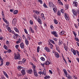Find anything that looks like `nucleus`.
Instances as JSON below:
<instances>
[{"instance_id":"obj_25","label":"nucleus","mask_w":79,"mask_h":79,"mask_svg":"<svg viewBox=\"0 0 79 79\" xmlns=\"http://www.w3.org/2000/svg\"><path fill=\"white\" fill-rule=\"evenodd\" d=\"M18 34H15L13 36V39H17V37H18Z\"/></svg>"},{"instance_id":"obj_56","label":"nucleus","mask_w":79,"mask_h":79,"mask_svg":"<svg viewBox=\"0 0 79 79\" xmlns=\"http://www.w3.org/2000/svg\"><path fill=\"white\" fill-rule=\"evenodd\" d=\"M15 47L16 49H18L19 48V45H16L15 46Z\"/></svg>"},{"instance_id":"obj_37","label":"nucleus","mask_w":79,"mask_h":79,"mask_svg":"<svg viewBox=\"0 0 79 79\" xmlns=\"http://www.w3.org/2000/svg\"><path fill=\"white\" fill-rule=\"evenodd\" d=\"M57 15L58 16H61V12L59 10H58L57 12Z\"/></svg>"},{"instance_id":"obj_43","label":"nucleus","mask_w":79,"mask_h":79,"mask_svg":"<svg viewBox=\"0 0 79 79\" xmlns=\"http://www.w3.org/2000/svg\"><path fill=\"white\" fill-rule=\"evenodd\" d=\"M37 52H38V53H39V51L40 50V46H38L37 47Z\"/></svg>"},{"instance_id":"obj_60","label":"nucleus","mask_w":79,"mask_h":79,"mask_svg":"<svg viewBox=\"0 0 79 79\" xmlns=\"http://www.w3.org/2000/svg\"><path fill=\"white\" fill-rule=\"evenodd\" d=\"M73 32L74 35H75V37H76V32H75L73 31Z\"/></svg>"},{"instance_id":"obj_1","label":"nucleus","mask_w":79,"mask_h":79,"mask_svg":"<svg viewBox=\"0 0 79 79\" xmlns=\"http://www.w3.org/2000/svg\"><path fill=\"white\" fill-rule=\"evenodd\" d=\"M64 17L65 18V19L67 21H69L70 19V17H69V15L66 13H65L64 14Z\"/></svg>"},{"instance_id":"obj_29","label":"nucleus","mask_w":79,"mask_h":79,"mask_svg":"<svg viewBox=\"0 0 79 79\" xmlns=\"http://www.w3.org/2000/svg\"><path fill=\"white\" fill-rule=\"evenodd\" d=\"M16 40H21V37L19 35H18L17 37Z\"/></svg>"},{"instance_id":"obj_21","label":"nucleus","mask_w":79,"mask_h":79,"mask_svg":"<svg viewBox=\"0 0 79 79\" xmlns=\"http://www.w3.org/2000/svg\"><path fill=\"white\" fill-rule=\"evenodd\" d=\"M53 12L54 13H56V12L58 9L56 7L54 8L53 9Z\"/></svg>"},{"instance_id":"obj_20","label":"nucleus","mask_w":79,"mask_h":79,"mask_svg":"<svg viewBox=\"0 0 79 79\" xmlns=\"http://www.w3.org/2000/svg\"><path fill=\"white\" fill-rule=\"evenodd\" d=\"M41 18L43 20H45V17L44 16V14L43 13L41 14Z\"/></svg>"},{"instance_id":"obj_2","label":"nucleus","mask_w":79,"mask_h":79,"mask_svg":"<svg viewBox=\"0 0 79 79\" xmlns=\"http://www.w3.org/2000/svg\"><path fill=\"white\" fill-rule=\"evenodd\" d=\"M51 34H52L55 36V37H58V35L56 33V31H51Z\"/></svg>"},{"instance_id":"obj_57","label":"nucleus","mask_w":79,"mask_h":79,"mask_svg":"<svg viewBox=\"0 0 79 79\" xmlns=\"http://www.w3.org/2000/svg\"><path fill=\"white\" fill-rule=\"evenodd\" d=\"M38 2H40V4H42L43 2L42 0H38Z\"/></svg>"},{"instance_id":"obj_8","label":"nucleus","mask_w":79,"mask_h":79,"mask_svg":"<svg viewBox=\"0 0 79 79\" xmlns=\"http://www.w3.org/2000/svg\"><path fill=\"white\" fill-rule=\"evenodd\" d=\"M54 55L55 57L57 58H58L60 57V55H59V54H58V53L57 52H55Z\"/></svg>"},{"instance_id":"obj_11","label":"nucleus","mask_w":79,"mask_h":79,"mask_svg":"<svg viewBox=\"0 0 79 79\" xmlns=\"http://www.w3.org/2000/svg\"><path fill=\"white\" fill-rule=\"evenodd\" d=\"M71 51L72 53H73L74 55H76V51L73 48H71Z\"/></svg>"},{"instance_id":"obj_17","label":"nucleus","mask_w":79,"mask_h":79,"mask_svg":"<svg viewBox=\"0 0 79 79\" xmlns=\"http://www.w3.org/2000/svg\"><path fill=\"white\" fill-rule=\"evenodd\" d=\"M20 71L21 72L22 74L24 76V75H25L26 74V73L25 72V70L24 69H23L22 70H21Z\"/></svg>"},{"instance_id":"obj_42","label":"nucleus","mask_w":79,"mask_h":79,"mask_svg":"<svg viewBox=\"0 0 79 79\" xmlns=\"http://www.w3.org/2000/svg\"><path fill=\"white\" fill-rule=\"evenodd\" d=\"M34 29L35 31H37V27L36 25H35L34 27Z\"/></svg>"},{"instance_id":"obj_23","label":"nucleus","mask_w":79,"mask_h":79,"mask_svg":"<svg viewBox=\"0 0 79 79\" xmlns=\"http://www.w3.org/2000/svg\"><path fill=\"white\" fill-rule=\"evenodd\" d=\"M27 39L28 40H30L31 39V35L29 34H27Z\"/></svg>"},{"instance_id":"obj_62","label":"nucleus","mask_w":79,"mask_h":79,"mask_svg":"<svg viewBox=\"0 0 79 79\" xmlns=\"http://www.w3.org/2000/svg\"><path fill=\"white\" fill-rule=\"evenodd\" d=\"M4 76H5L7 78H9V77L7 74V73H6V74H4Z\"/></svg>"},{"instance_id":"obj_18","label":"nucleus","mask_w":79,"mask_h":79,"mask_svg":"<svg viewBox=\"0 0 79 79\" xmlns=\"http://www.w3.org/2000/svg\"><path fill=\"white\" fill-rule=\"evenodd\" d=\"M32 69H29L27 70V72L28 74H32Z\"/></svg>"},{"instance_id":"obj_36","label":"nucleus","mask_w":79,"mask_h":79,"mask_svg":"<svg viewBox=\"0 0 79 79\" xmlns=\"http://www.w3.org/2000/svg\"><path fill=\"white\" fill-rule=\"evenodd\" d=\"M6 29H7V30L9 32H10V31H11V28H10V27H6Z\"/></svg>"},{"instance_id":"obj_45","label":"nucleus","mask_w":79,"mask_h":79,"mask_svg":"<svg viewBox=\"0 0 79 79\" xmlns=\"http://www.w3.org/2000/svg\"><path fill=\"white\" fill-rule=\"evenodd\" d=\"M50 42H51V43H52V44H55V42L53 40H50Z\"/></svg>"},{"instance_id":"obj_48","label":"nucleus","mask_w":79,"mask_h":79,"mask_svg":"<svg viewBox=\"0 0 79 79\" xmlns=\"http://www.w3.org/2000/svg\"><path fill=\"white\" fill-rule=\"evenodd\" d=\"M62 57H63V60H64V61L65 62V63H66L67 64V62L66 61V60L64 58V56H63Z\"/></svg>"},{"instance_id":"obj_9","label":"nucleus","mask_w":79,"mask_h":79,"mask_svg":"<svg viewBox=\"0 0 79 79\" xmlns=\"http://www.w3.org/2000/svg\"><path fill=\"white\" fill-rule=\"evenodd\" d=\"M49 43L48 44V45L49 47L50 48V49H52L53 48V45L51 43H50V42H48Z\"/></svg>"},{"instance_id":"obj_51","label":"nucleus","mask_w":79,"mask_h":79,"mask_svg":"<svg viewBox=\"0 0 79 79\" xmlns=\"http://www.w3.org/2000/svg\"><path fill=\"white\" fill-rule=\"evenodd\" d=\"M44 70H43V72H44V76H46L47 74H46V71H45V69H44Z\"/></svg>"},{"instance_id":"obj_32","label":"nucleus","mask_w":79,"mask_h":79,"mask_svg":"<svg viewBox=\"0 0 79 79\" xmlns=\"http://www.w3.org/2000/svg\"><path fill=\"white\" fill-rule=\"evenodd\" d=\"M54 23L55 24H58V21L56 20V19H53Z\"/></svg>"},{"instance_id":"obj_14","label":"nucleus","mask_w":79,"mask_h":79,"mask_svg":"<svg viewBox=\"0 0 79 79\" xmlns=\"http://www.w3.org/2000/svg\"><path fill=\"white\" fill-rule=\"evenodd\" d=\"M40 17L39 16H38V19H37V21H38L39 23L40 24H42V21H41V20L40 19Z\"/></svg>"},{"instance_id":"obj_31","label":"nucleus","mask_w":79,"mask_h":79,"mask_svg":"<svg viewBox=\"0 0 79 79\" xmlns=\"http://www.w3.org/2000/svg\"><path fill=\"white\" fill-rule=\"evenodd\" d=\"M64 48L66 52L68 51V47L66 46V45L64 46Z\"/></svg>"},{"instance_id":"obj_41","label":"nucleus","mask_w":79,"mask_h":79,"mask_svg":"<svg viewBox=\"0 0 79 79\" xmlns=\"http://www.w3.org/2000/svg\"><path fill=\"white\" fill-rule=\"evenodd\" d=\"M30 29L32 33H34V31L33 30L32 28L30 27Z\"/></svg>"},{"instance_id":"obj_55","label":"nucleus","mask_w":79,"mask_h":79,"mask_svg":"<svg viewBox=\"0 0 79 79\" xmlns=\"http://www.w3.org/2000/svg\"><path fill=\"white\" fill-rule=\"evenodd\" d=\"M10 33H12V34H16V33H15V32H14V31H13L11 30L10 32Z\"/></svg>"},{"instance_id":"obj_50","label":"nucleus","mask_w":79,"mask_h":79,"mask_svg":"<svg viewBox=\"0 0 79 79\" xmlns=\"http://www.w3.org/2000/svg\"><path fill=\"white\" fill-rule=\"evenodd\" d=\"M17 56H18L19 57H20L21 56V54H20V53L19 52H17V54H16Z\"/></svg>"},{"instance_id":"obj_16","label":"nucleus","mask_w":79,"mask_h":79,"mask_svg":"<svg viewBox=\"0 0 79 79\" xmlns=\"http://www.w3.org/2000/svg\"><path fill=\"white\" fill-rule=\"evenodd\" d=\"M20 46L21 48L23 49L24 48V44L23 43H21L20 44Z\"/></svg>"},{"instance_id":"obj_22","label":"nucleus","mask_w":79,"mask_h":79,"mask_svg":"<svg viewBox=\"0 0 79 79\" xmlns=\"http://www.w3.org/2000/svg\"><path fill=\"white\" fill-rule=\"evenodd\" d=\"M25 43L27 45H28V44H29V42L28 40H27V39H25Z\"/></svg>"},{"instance_id":"obj_4","label":"nucleus","mask_w":79,"mask_h":79,"mask_svg":"<svg viewBox=\"0 0 79 79\" xmlns=\"http://www.w3.org/2000/svg\"><path fill=\"white\" fill-rule=\"evenodd\" d=\"M72 12L73 13L74 16H77V11L75 10V9H72Z\"/></svg>"},{"instance_id":"obj_26","label":"nucleus","mask_w":79,"mask_h":79,"mask_svg":"<svg viewBox=\"0 0 79 79\" xmlns=\"http://www.w3.org/2000/svg\"><path fill=\"white\" fill-rule=\"evenodd\" d=\"M63 70L65 75H68V73L67 72V71H66V69H63Z\"/></svg>"},{"instance_id":"obj_15","label":"nucleus","mask_w":79,"mask_h":79,"mask_svg":"<svg viewBox=\"0 0 79 79\" xmlns=\"http://www.w3.org/2000/svg\"><path fill=\"white\" fill-rule=\"evenodd\" d=\"M16 23V19H14L12 22L13 25H15Z\"/></svg>"},{"instance_id":"obj_7","label":"nucleus","mask_w":79,"mask_h":79,"mask_svg":"<svg viewBox=\"0 0 79 79\" xmlns=\"http://www.w3.org/2000/svg\"><path fill=\"white\" fill-rule=\"evenodd\" d=\"M49 5V6L50 8H52V7H54L55 5L53 4V3L52 2H49L48 3Z\"/></svg>"},{"instance_id":"obj_30","label":"nucleus","mask_w":79,"mask_h":79,"mask_svg":"<svg viewBox=\"0 0 79 79\" xmlns=\"http://www.w3.org/2000/svg\"><path fill=\"white\" fill-rule=\"evenodd\" d=\"M14 29L15 31V32H16L17 33H19V30H18V29H17V28L15 27L14 28Z\"/></svg>"},{"instance_id":"obj_3","label":"nucleus","mask_w":79,"mask_h":79,"mask_svg":"<svg viewBox=\"0 0 79 79\" xmlns=\"http://www.w3.org/2000/svg\"><path fill=\"white\" fill-rule=\"evenodd\" d=\"M33 11L35 14L36 15H40V11L37 10H33Z\"/></svg>"},{"instance_id":"obj_13","label":"nucleus","mask_w":79,"mask_h":79,"mask_svg":"<svg viewBox=\"0 0 79 79\" xmlns=\"http://www.w3.org/2000/svg\"><path fill=\"white\" fill-rule=\"evenodd\" d=\"M45 50L47 52H50V49L47 47H45L44 48Z\"/></svg>"},{"instance_id":"obj_46","label":"nucleus","mask_w":79,"mask_h":79,"mask_svg":"<svg viewBox=\"0 0 79 79\" xmlns=\"http://www.w3.org/2000/svg\"><path fill=\"white\" fill-rule=\"evenodd\" d=\"M60 11L62 13H63V14H64V10L63 9H61L60 10Z\"/></svg>"},{"instance_id":"obj_63","label":"nucleus","mask_w":79,"mask_h":79,"mask_svg":"<svg viewBox=\"0 0 79 79\" xmlns=\"http://www.w3.org/2000/svg\"><path fill=\"white\" fill-rule=\"evenodd\" d=\"M22 36H23V39H26V36L24 35H23Z\"/></svg>"},{"instance_id":"obj_10","label":"nucleus","mask_w":79,"mask_h":79,"mask_svg":"<svg viewBox=\"0 0 79 79\" xmlns=\"http://www.w3.org/2000/svg\"><path fill=\"white\" fill-rule=\"evenodd\" d=\"M51 62V61L50 60H46L45 62V65H48L50 64V63Z\"/></svg>"},{"instance_id":"obj_19","label":"nucleus","mask_w":79,"mask_h":79,"mask_svg":"<svg viewBox=\"0 0 79 79\" xmlns=\"http://www.w3.org/2000/svg\"><path fill=\"white\" fill-rule=\"evenodd\" d=\"M2 19L3 20V21H4V22L6 24H9V22H8V21H7L4 18H2Z\"/></svg>"},{"instance_id":"obj_44","label":"nucleus","mask_w":79,"mask_h":79,"mask_svg":"<svg viewBox=\"0 0 79 79\" xmlns=\"http://www.w3.org/2000/svg\"><path fill=\"white\" fill-rule=\"evenodd\" d=\"M6 44L7 45H10V42H9V41L7 40L6 41Z\"/></svg>"},{"instance_id":"obj_27","label":"nucleus","mask_w":79,"mask_h":79,"mask_svg":"<svg viewBox=\"0 0 79 79\" xmlns=\"http://www.w3.org/2000/svg\"><path fill=\"white\" fill-rule=\"evenodd\" d=\"M33 18L36 20H37V16L35 14H34L33 16Z\"/></svg>"},{"instance_id":"obj_49","label":"nucleus","mask_w":79,"mask_h":79,"mask_svg":"<svg viewBox=\"0 0 79 79\" xmlns=\"http://www.w3.org/2000/svg\"><path fill=\"white\" fill-rule=\"evenodd\" d=\"M43 6L44 7V8H48V6H47V5H46V4L45 3L44 4Z\"/></svg>"},{"instance_id":"obj_53","label":"nucleus","mask_w":79,"mask_h":79,"mask_svg":"<svg viewBox=\"0 0 79 79\" xmlns=\"http://www.w3.org/2000/svg\"><path fill=\"white\" fill-rule=\"evenodd\" d=\"M40 59L42 61H45V58L43 57H41L40 58Z\"/></svg>"},{"instance_id":"obj_54","label":"nucleus","mask_w":79,"mask_h":79,"mask_svg":"<svg viewBox=\"0 0 79 79\" xmlns=\"http://www.w3.org/2000/svg\"><path fill=\"white\" fill-rule=\"evenodd\" d=\"M26 59L25 58H23L22 60V63H24L25 62H26Z\"/></svg>"},{"instance_id":"obj_33","label":"nucleus","mask_w":79,"mask_h":79,"mask_svg":"<svg viewBox=\"0 0 79 79\" xmlns=\"http://www.w3.org/2000/svg\"><path fill=\"white\" fill-rule=\"evenodd\" d=\"M64 34V31H62L61 32H60L59 33L60 35H63Z\"/></svg>"},{"instance_id":"obj_61","label":"nucleus","mask_w":79,"mask_h":79,"mask_svg":"<svg viewBox=\"0 0 79 79\" xmlns=\"http://www.w3.org/2000/svg\"><path fill=\"white\" fill-rule=\"evenodd\" d=\"M45 63L44 64H42V63H41V65L43 67H45Z\"/></svg>"},{"instance_id":"obj_52","label":"nucleus","mask_w":79,"mask_h":79,"mask_svg":"<svg viewBox=\"0 0 79 79\" xmlns=\"http://www.w3.org/2000/svg\"><path fill=\"white\" fill-rule=\"evenodd\" d=\"M24 31L25 33L26 34H28V32H27V30H26V29H24Z\"/></svg>"},{"instance_id":"obj_34","label":"nucleus","mask_w":79,"mask_h":79,"mask_svg":"<svg viewBox=\"0 0 79 79\" xmlns=\"http://www.w3.org/2000/svg\"><path fill=\"white\" fill-rule=\"evenodd\" d=\"M18 10H15L14 11V15H16L18 14Z\"/></svg>"},{"instance_id":"obj_35","label":"nucleus","mask_w":79,"mask_h":79,"mask_svg":"<svg viewBox=\"0 0 79 79\" xmlns=\"http://www.w3.org/2000/svg\"><path fill=\"white\" fill-rule=\"evenodd\" d=\"M59 45L60 46V45H62V43H61V41L60 40H59Z\"/></svg>"},{"instance_id":"obj_38","label":"nucleus","mask_w":79,"mask_h":79,"mask_svg":"<svg viewBox=\"0 0 79 79\" xmlns=\"http://www.w3.org/2000/svg\"><path fill=\"white\" fill-rule=\"evenodd\" d=\"M38 73L39 74H40V75H41V74L43 75L44 74V72L40 71Z\"/></svg>"},{"instance_id":"obj_24","label":"nucleus","mask_w":79,"mask_h":79,"mask_svg":"<svg viewBox=\"0 0 79 79\" xmlns=\"http://www.w3.org/2000/svg\"><path fill=\"white\" fill-rule=\"evenodd\" d=\"M24 68L23 67H21V66H18V70L19 71H22V70Z\"/></svg>"},{"instance_id":"obj_12","label":"nucleus","mask_w":79,"mask_h":79,"mask_svg":"<svg viewBox=\"0 0 79 79\" xmlns=\"http://www.w3.org/2000/svg\"><path fill=\"white\" fill-rule=\"evenodd\" d=\"M33 73H34V75L35 76H36V77H37L39 76V75L38 74V73H37V71H36V69H34L33 71Z\"/></svg>"},{"instance_id":"obj_6","label":"nucleus","mask_w":79,"mask_h":79,"mask_svg":"<svg viewBox=\"0 0 79 79\" xmlns=\"http://www.w3.org/2000/svg\"><path fill=\"white\" fill-rule=\"evenodd\" d=\"M55 47L56 48V50L57 52H58L59 53H60V49L58 45H56Z\"/></svg>"},{"instance_id":"obj_58","label":"nucleus","mask_w":79,"mask_h":79,"mask_svg":"<svg viewBox=\"0 0 79 79\" xmlns=\"http://www.w3.org/2000/svg\"><path fill=\"white\" fill-rule=\"evenodd\" d=\"M58 3H59L60 5H63V3H62V2L61 1L60 2H59Z\"/></svg>"},{"instance_id":"obj_64","label":"nucleus","mask_w":79,"mask_h":79,"mask_svg":"<svg viewBox=\"0 0 79 79\" xmlns=\"http://www.w3.org/2000/svg\"><path fill=\"white\" fill-rule=\"evenodd\" d=\"M3 64V62L2 61L1 62V64H0V66H2Z\"/></svg>"},{"instance_id":"obj_40","label":"nucleus","mask_w":79,"mask_h":79,"mask_svg":"<svg viewBox=\"0 0 79 79\" xmlns=\"http://www.w3.org/2000/svg\"><path fill=\"white\" fill-rule=\"evenodd\" d=\"M4 48H5V49L6 50H8V47H7V46H6V45H4Z\"/></svg>"},{"instance_id":"obj_5","label":"nucleus","mask_w":79,"mask_h":79,"mask_svg":"<svg viewBox=\"0 0 79 79\" xmlns=\"http://www.w3.org/2000/svg\"><path fill=\"white\" fill-rule=\"evenodd\" d=\"M20 58V57L17 55V54L16 53H14V59L15 60H18Z\"/></svg>"},{"instance_id":"obj_28","label":"nucleus","mask_w":79,"mask_h":79,"mask_svg":"<svg viewBox=\"0 0 79 79\" xmlns=\"http://www.w3.org/2000/svg\"><path fill=\"white\" fill-rule=\"evenodd\" d=\"M73 3L75 6H77V5L78 4L77 2L76 1H74L73 2Z\"/></svg>"},{"instance_id":"obj_59","label":"nucleus","mask_w":79,"mask_h":79,"mask_svg":"<svg viewBox=\"0 0 79 79\" xmlns=\"http://www.w3.org/2000/svg\"><path fill=\"white\" fill-rule=\"evenodd\" d=\"M67 78L68 79H71V77L69 75Z\"/></svg>"},{"instance_id":"obj_47","label":"nucleus","mask_w":79,"mask_h":79,"mask_svg":"<svg viewBox=\"0 0 79 79\" xmlns=\"http://www.w3.org/2000/svg\"><path fill=\"white\" fill-rule=\"evenodd\" d=\"M30 23L31 25H33V21H32L31 20H30Z\"/></svg>"},{"instance_id":"obj_39","label":"nucleus","mask_w":79,"mask_h":79,"mask_svg":"<svg viewBox=\"0 0 79 79\" xmlns=\"http://www.w3.org/2000/svg\"><path fill=\"white\" fill-rule=\"evenodd\" d=\"M50 78V77L49 76H46L44 77V79H49Z\"/></svg>"}]
</instances>
